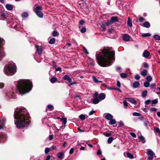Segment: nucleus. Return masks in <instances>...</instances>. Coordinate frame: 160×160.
<instances>
[{"label":"nucleus","mask_w":160,"mask_h":160,"mask_svg":"<svg viewBox=\"0 0 160 160\" xmlns=\"http://www.w3.org/2000/svg\"><path fill=\"white\" fill-rule=\"evenodd\" d=\"M112 49V48L104 49L96 54L97 62L100 66L106 67L111 65L115 55V52Z\"/></svg>","instance_id":"1"},{"label":"nucleus","mask_w":160,"mask_h":160,"mask_svg":"<svg viewBox=\"0 0 160 160\" xmlns=\"http://www.w3.org/2000/svg\"><path fill=\"white\" fill-rule=\"evenodd\" d=\"M14 117L16 120L15 124L17 128L27 127L29 124V115L27 110L24 108L15 110Z\"/></svg>","instance_id":"2"},{"label":"nucleus","mask_w":160,"mask_h":160,"mask_svg":"<svg viewBox=\"0 0 160 160\" xmlns=\"http://www.w3.org/2000/svg\"><path fill=\"white\" fill-rule=\"evenodd\" d=\"M16 86L19 93L24 94L31 90L32 83L28 79H20L18 81Z\"/></svg>","instance_id":"3"},{"label":"nucleus","mask_w":160,"mask_h":160,"mask_svg":"<svg viewBox=\"0 0 160 160\" xmlns=\"http://www.w3.org/2000/svg\"><path fill=\"white\" fill-rule=\"evenodd\" d=\"M4 72L7 75H12L16 72V67L15 63L9 64L4 68Z\"/></svg>","instance_id":"4"},{"label":"nucleus","mask_w":160,"mask_h":160,"mask_svg":"<svg viewBox=\"0 0 160 160\" xmlns=\"http://www.w3.org/2000/svg\"><path fill=\"white\" fill-rule=\"evenodd\" d=\"M93 99L92 102L94 104H97L101 100L104 99L106 97L104 93H102L99 95L97 92H95L92 95Z\"/></svg>","instance_id":"5"},{"label":"nucleus","mask_w":160,"mask_h":160,"mask_svg":"<svg viewBox=\"0 0 160 160\" xmlns=\"http://www.w3.org/2000/svg\"><path fill=\"white\" fill-rule=\"evenodd\" d=\"M118 18L117 16H113L111 18L110 20H108L106 22V25L108 26L115 22H118Z\"/></svg>","instance_id":"6"},{"label":"nucleus","mask_w":160,"mask_h":160,"mask_svg":"<svg viewBox=\"0 0 160 160\" xmlns=\"http://www.w3.org/2000/svg\"><path fill=\"white\" fill-rule=\"evenodd\" d=\"M42 9V7L40 6H38L34 10V12L36 15L39 18H42L43 17V14L41 11Z\"/></svg>","instance_id":"7"},{"label":"nucleus","mask_w":160,"mask_h":160,"mask_svg":"<svg viewBox=\"0 0 160 160\" xmlns=\"http://www.w3.org/2000/svg\"><path fill=\"white\" fill-rule=\"evenodd\" d=\"M147 154L149 156L148 158V160H152L154 157H156L155 156V154L153 152V151L150 149H148Z\"/></svg>","instance_id":"8"},{"label":"nucleus","mask_w":160,"mask_h":160,"mask_svg":"<svg viewBox=\"0 0 160 160\" xmlns=\"http://www.w3.org/2000/svg\"><path fill=\"white\" fill-rule=\"evenodd\" d=\"M35 47L36 48L37 53L39 55H41L43 51V48L41 46H38V45H36Z\"/></svg>","instance_id":"9"},{"label":"nucleus","mask_w":160,"mask_h":160,"mask_svg":"<svg viewBox=\"0 0 160 160\" xmlns=\"http://www.w3.org/2000/svg\"><path fill=\"white\" fill-rule=\"evenodd\" d=\"M130 36L128 34H124L122 35V38L124 41L128 42L130 40Z\"/></svg>","instance_id":"10"},{"label":"nucleus","mask_w":160,"mask_h":160,"mask_svg":"<svg viewBox=\"0 0 160 160\" xmlns=\"http://www.w3.org/2000/svg\"><path fill=\"white\" fill-rule=\"evenodd\" d=\"M7 96L10 98H15V93L13 91L8 92L7 93Z\"/></svg>","instance_id":"11"},{"label":"nucleus","mask_w":160,"mask_h":160,"mask_svg":"<svg viewBox=\"0 0 160 160\" xmlns=\"http://www.w3.org/2000/svg\"><path fill=\"white\" fill-rule=\"evenodd\" d=\"M58 158L60 160H62L63 158L64 153L62 152H58L57 154Z\"/></svg>","instance_id":"12"},{"label":"nucleus","mask_w":160,"mask_h":160,"mask_svg":"<svg viewBox=\"0 0 160 160\" xmlns=\"http://www.w3.org/2000/svg\"><path fill=\"white\" fill-rule=\"evenodd\" d=\"M126 99L130 102L134 104H136L137 103V101L134 99L132 98H127Z\"/></svg>","instance_id":"13"},{"label":"nucleus","mask_w":160,"mask_h":160,"mask_svg":"<svg viewBox=\"0 0 160 160\" xmlns=\"http://www.w3.org/2000/svg\"><path fill=\"white\" fill-rule=\"evenodd\" d=\"M150 54V53L148 51L146 50L143 53V56L146 58H148Z\"/></svg>","instance_id":"14"},{"label":"nucleus","mask_w":160,"mask_h":160,"mask_svg":"<svg viewBox=\"0 0 160 160\" xmlns=\"http://www.w3.org/2000/svg\"><path fill=\"white\" fill-rule=\"evenodd\" d=\"M63 78L64 80L68 81L69 83L71 82H72V79L68 75H66L64 76Z\"/></svg>","instance_id":"15"},{"label":"nucleus","mask_w":160,"mask_h":160,"mask_svg":"<svg viewBox=\"0 0 160 160\" xmlns=\"http://www.w3.org/2000/svg\"><path fill=\"white\" fill-rule=\"evenodd\" d=\"M127 26L130 27H131L132 26V20L129 17L128 18Z\"/></svg>","instance_id":"16"},{"label":"nucleus","mask_w":160,"mask_h":160,"mask_svg":"<svg viewBox=\"0 0 160 160\" xmlns=\"http://www.w3.org/2000/svg\"><path fill=\"white\" fill-rule=\"evenodd\" d=\"M113 116L110 113H108L105 116V118L108 120H110L113 118Z\"/></svg>","instance_id":"17"},{"label":"nucleus","mask_w":160,"mask_h":160,"mask_svg":"<svg viewBox=\"0 0 160 160\" xmlns=\"http://www.w3.org/2000/svg\"><path fill=\"white\" fill-rule=\"evenodd\" d=\"M5 55V54L4 50L2 49L0 50V61L2 60Z\"/></svg>","instance_id":"18"},{"label":"nucleus","mask_w":160,"mask_h":160,"mask_svg":"<svg viewBox=\"0 0 160 160\" xmlns=\"http://www.w3.org/2000/svg\"><path fill=\"white\" fill-rule=\"evenodd\" d=\"M142 26L146 28H149L150 27V24L148 21L145 22L143 24Z\"/></svg>","instance_id":"19"},{"label":"nucleus","mask_w":160,"mask_h":160,"mask_svg":"<svg viewBox=\"0 0 160 160\" xmlns=\"http://www.w3.org/2000/svg\"><path fill=\"white\" fill-rule=\"evenodd\" d=\"M140 85V83L138 82L135 81L133 84V87L134 88H137L139 87Z\"/></svg>","instance_id":"20"},{"label":"nucleus","mask_w":160,"mask_h":160,"mask_svg":"<svg viewBox=\"0 0 160 160\" xmlns=\"http://www.w3.org/2000/svg\"><path fill=\"white\" fill-rule=\"evenodd\" d=\"M101 28L103 31L104 30L106 29V22L105 23L102 22L100 24Z\"/></svg>","instance_id":"21"},{"label":"nucleus","mask_w":160,"mask_h":160,"mask_svg":"<svg viewBox=\"0 0 160 160\" xmlns=\"http://www.w3.org/2000/svg\"><path fill=\"white\" fill-rule=\"evenodd\" d=\"M148 73L146 69H144L141 72V75L143 77L146 76Z\"/></svg>","instance_id":"22"},{"label":"nucleus","mask_w":160,"mask_h":160,"mask_svg":"<svg viewBox=\"0 0 160 160\" xmlns=\"http://www.w3.org/2000/svg\"><path fill=\"white\" fill-rule=\"evenodd\" d=\"M109 120L110 121L109 122V124L110 125H113L116 123V121L114 119L112 118V119Z\"/></svg>","instance_id":"23"},{"label":"nucleus","mask_w":160,"mask_h":160,"mask_svg":"<svg viewBox=\"0 0 160 160\" xmlns=\"http://www.w3.org/2000/svg\"><path fill=\"white\" fill-rule=\"evenodd\" d=\"M6 8L8 10H11L13 9L12 6L10 4H8L6 6Z\"/></svg>","instance_id":"24"},{"label":"nucleus","mask_w":160,"mask_h":160,"mask_svg":"<svg viewBox=\"0 0 160 160\" xmlns=\"http://www.w3.org/2000/svg\"><path fill=\"white\" fill-rule=\"evenodd\" d=\"M138 138L143 143H145L146 141L144 138L143 136H141L139 137Z\"/></svg>","instance_id":"25"},{"label":"nucleus","mask_w":160,"mask_h":160,"mask_svg":"<svg viewBox=\"0 0 160 160\" xmlns=\"http://www.w3.org/2000/svg\"><path fill=\"white\" fill-rule=\"evenodd\" d=\"M5 136L3 134L0 135V141L1 142H4L5 140Z\"/></svg>","instance_id":"26"},{"label":"nucleus","mask_w":160,"mask_h":160,"mask_svg":"<svg viewBox=\"0 0 160 160\" xmlns=\"http://www.w3.org/2000/svg\"><path fill=\"white\" fill-rule=\"evenodd\" d=\"M92 79L94 82H102V81H98L96 78V77L95 76H93L92 77Z\"/></svg>","instance_id":"27"},{"label":"nucleus","mask_w":160,"mask_h":160,"mask_svg":"<svg viewBox=\"0 0 160 160\" xmlns=\"http://www.w3.org/2000/svg\"><path fill=\"white\" fill-rule=\"evenodd\" d=\"M52 34L53 36L56 37L58 36L59 33L58 32L54 30L52 32Z\"/></svg>","instance_id":"28"},{"label":"nucleus","mask_w":160,"mask_h":160,"mask_svg":"<svg viewBox=\"0 0 160 160\" xmlns=\"http://www.w3.org/2000/svg\"><path fill=\"white\" fill-rule=\"evenodd\" d=\"M22 16L23 18H27L28 16V12H24L22 14Z\"/></svg>","instance_id":"29"},{"label":"nucleus","mask_w":160,"mask_h":160,"mask_svg":"<svg viewBox=\"0 0 160 160\" xmlns=\"http://www.w3.org/2000/svg\"><path fill=\"white\" fill-rule=\"evenodd\" d=\"M6 122V120L5 118H2L1 120H0V123L2 125V126L3 127L4 125L5 124Z\"/></svg>","instance_id":"30"},{"label":"nucleus","mask_w":160,"mask_h":160,"mask_svg":"<svg viewBox=\"0 0 160 160\" xmlns=\"http://www.w3.org/2000/svg\"><path fill=\"white\" fill-rule=\"evenodd\" d=\"M147 93H148V91L147 90H144L142 92V97L143 98L145 97L147 94Z\"/></svg>","instance_id":"31"},{"label":"nucleus","mask_w":160,"mask_h":160,"mask_svg":"<svg viewBox=\"0 0 160 160\" xmlns=\"http://www.w3.org/2000/svg\"><path fill=\"white\" fill-rule=\"evenodd\" d=\"M153 38L156 40H160V36L158 34H155L153 36Z\"/></svg>","instance_id":"32"},{"label":"nucleus","mask_w":160,"mask_h":160,"mask_svg":"<svg viewBox=\"0 0 160 160\" xmlns=\"http://www.w3.org/2000/svg\"><path fill=\"white\" fill-rule=\"evenodd\" d=\"M58 80L57 78H56L53 77H52L50 79V82L52 83H54Z\"/></svg>","instance_id":"33"},{"label":"nucleus","mask_w":160,"mask_h":160,"mask_svg":"<svg viewBox=\"0 0 160 160\" xmlns=\"http://www.w3.org/2000/svg\"><path fill=\"white\" fill-rule=\"evenodd\" d=\"M151 34L149 33H147L142 34V36L143 37H149L151 36Z\"/></svg>","instance_id":"34"},{"label":"nucleus","mask_w":160,"mask_h":160,"mask_svg":"<svg viewBox=\"0 0 160 160\" xmlns=\"http://www.w3.org/2000/svg\"><path fill=\"white\" fill-rule=\"evenodd\" d=\"M127 74L125 73H122L120 74V76L122 78H125L127 77Z\"/></svg>","instance_id":"35"},{"label":"nucleus","mask_w":160,"mask_h":160,"mask_svg":"<svg viewBox=\"0 0 160 160\" xmlns=\"http://www.w3.org/2000/svg\"><path fill=\"white\" fill-rule=\"evenodd\" d=\"M114 140V138L112 137H109L108 138V143H111Z\"/></svg>","instance_id":"36"},{"label":"nucleus","mask_w":160,"mask_h":160,"mask_svg":"<svg viewBox=\"0 0 160 160\" xmlns=\"http://www.w3.org/2000/svg\"><path fill=\"white\" fill-rule=\"evenodd\" d=\"M55 42V39L54 38H52L51 39L49 42V43L50 44H53Z\"/></svg>","instance_id":"37"},{"label":"nucleus","mask_w":160,"mask_h":160,"mask_svg":"<svg viewBox=\"0 0 160 160\" xmlns=\"http://www.w3.org/2000/svg\"><path fill=\"white\" fill-rule=\"evenodd\" d=\"M103 135L106 137H109L112 136V134L110 133L104 132L103 134Z\"/></svg>","instance_id":"38"},{"label":"nucleus","mask_w":160,"mask_h":160,"mask_svg":"<svg viewBox=\"0 0 160 160\" xmlns=\"http://www.w3.org/2000/svg\"><path fill=\"white\" fill-rule=\"evenodd\" d=\"M150 85L149 82L148 81L145 82L144 83V86L146 88L148 87Z\"/></svg>","instance_id":"39"},{"label":"nucleus","mask_w":160,"mask_h":160,"mask_svg":"<svg viewBox=\"0 0 160 160\" xmlns=\"http://www.w3.org/2000/svg\"><path fill=\"white\" fill-rule=\"evenodd\" d=\"M127 157L130 158L132 159L133 158V156L132 154L130 153H127Z\"/></svg>","instance_id":"40"},{"label":"nucleus","mask_w":160,"mask_h":160,"mask_svg":"<svg viewBox=\"0 0 160 160\" xmlns=\"http://www.w3.org/2000/svg\"><path fill=\"white\" fill-rule=\"evenodd\" d=\"M154 131L158 133L159 134L160 133V130L158 128H154Z\"/></svg>","instance_id":"41"},{"label":"nucleus","mask_w":160,"mask_h":160,"mask_svg":"<svg viewBox=\"0 0 160 160\" xmlns=\"http://www.w3.org/2000/svg\"><path fill=\"white\" fill-rule=\"evenodd\" d=\"M146 79L148 82H150L152 81V77L150 76H147Z\"/></svg>","instance_id":"42"},{"label":"nucleus","mask_w":160,"mask_h":160,"mask_svg":"<svg viewBox=\"0 0 160 160\" xmlns=\"http://www.w3.org/2000/svg\"><path fill=\"white\" fill-rule=\"evenodd\" d=\"M4 41V39L0 38V48L2 49V45H3L2 43Z\"/></svg>","instance_id":"43"},{"label":"nucleus","mask_w":160,"mask_h":160,"mask_svg":"<svg viewBox=\"0 0 160 160\" xmlns=\"http://www.w3.org/2000/svg\"><path fill=\"white\" fill-rule=\"evenodd\" d=\"M47 108L50 111L52 110L54 108L52 106V105H48L47 106Z\"/></svg>","instance_id":"44"},{"label":"nucleus","mask_w":160,"mask_h":160,"mask_svg":"<svg viewBox=\"0 0 160 160\" xmlns=\"http://www.w3.org/2000/svg\"><path fill=\"white\" fill-rule=\"evenodd\" d=\"M123 103L124 108H127L128 106V103L125 100L123 101Z\"/></svg>","instance_id":"45"},{"label":"nucleus","mask_w":160,"mask_h":160,"mask_svg":"<svg viewBox=\"0 0 160 160\" xmlns=\"http://www.w3.org/2000/svg\"><path fill=\"white\" fill-rule=\"evenodd\" d=\"M61 121L64 124H65L67 123V118H63L62 119Z\"/></svg>","instance_id":"46"},{"label":"nucleus","mask_w":160,"mask_h":160,"mask_svg":"<svg viewBox=\"0 0 160 160\" xmlns=\"http://www.w3.org/2000/svg\"><path fill=\"white\" fill-rule=\"evenodd\" d=\"M150 111L151 112H156L157 111V109L155 108H152L150 109Z\"/></svg>","instance_id":"47"},{"label":"nucleus","mask_w":160,"mask_h":160,"mask_svg":"<svg viewBox=\"0 0 160 160\" xmlns=\"http://www.w3.org/2000/svg\"><path fill=\"white\" fill-rule=\"evenodd\" d=\"M79 118L82 120H83L85 119V116L83 115H81L79 116Z\"/></svg>","instance_id":"48"},{"label":"nucleus","mask_w":160,"mask_h":160,"mask_svg":"<svg viewBox=\"0 0 160 160\" xmlns=\"http://www.w3.org/2000/svg\"><path fill=\"white\" fill-rule=\"evenodd\" d=\"M132 115L134 116H140V114L138 112H134L133 113Z\"/></svg>","instance_id":"49"},{"label":"nucleus","mask_w":160,"mask_h":160,"mask_svg":"<svg viewBox=\"0 0 160 160\" xmlns=\"http://www.w3.org/2000/svg\"><path fill=\"white\" fill-rule=\"evenodd\" d=\"M139 20L140 22H141L145 21V19L142 17H139Z\"/></svg>","instance_id":"50"},{"label":"nucleus","mask_w":160,"mask_h":160,"mask_svg":"<svg viewBox=\"0 0 160 160\" xmlns=\"http://www.w3.org/2000/svg\"><path fill=\"white\" fill-rule=\"evenodd\" d=\"M158 102L157 99H155L152 101V102L153 104H156Z\"/></svg>","instance_id":"51"},{"label":"nucleus","mask_w":160,"mask_h":160,"mask_svg":"<svg viewBox=\"0 0 160 160\" xmlns=\"http://www.w3.org/2000/svg\"><path fill=\"white\" fill-rule=\"evenodd\" d=\"M50 151V148H46L45 150V154H47Z\"/></svg>","instance_id":"52"},{"label":"nucleus","mask_w":160,"mask_h":160,"mask_svg":"<svg viewBox=\"0 0 160 160\" xmlns=\"http://www.w3.org/2000/svg\"><path fill=\"white\" fill-rule=\"evenodd\" d=\"M86 31V29L85 28H82L80 30V31L82 33H84Z\"/></svg>","instance_id":"53"},{"label":"nucleus","mask_w":160,"mask_h":160,"mask_svg":"<svg viewBox=\"0 0 160 160\" xmlns=\"http://www.w3.org/2000/svg\"><path fill=\"white\" fill-rule=\"evenodd\" d=\"M130 135L133 138H136L137 136L135 134L134 132H131L130 133Z\"/></svg>","instance_id":"54"},{"label":"nucleus","mask_w":160,"mask_h":160,"mask_svg":"<svg viewBox=\"0 0 160 160\" xmlns=\"http://www.w3.org/2000/svg\"><path fill=\"white\" fill-rule=\"evenodd\" d=\"M137 80H139L140 78V76L138 75H136L134 77Z\"/></svg>","instance_id":"55"},{"label":"nucleus","mask_w":160,"mask_h":160,"mask_svg":"<svg viewBox=\"0 0 160 160\" xmlns=\"http://www.w3.org/2000/svg\"><path fill=\"white\" fill-rule=\"evenodd\" d=\"M83 51L84 52L87 54H89V53L87 49L84 47H83Z\"/></svg>","instance_id":"56"},{"label":"nucleus","mask_w":160,"mask_h":160,"mask_svg":"<svg viewBox=\"0 0 160 160\" xmlns=\"http://www.w3.org/2000/svg\"><path fill=\"white\" fill-rule=\"evenodd\" d=\"M151 101L149 100H148L146 101L145 102V103L146 105H148L151 102Z\"/></svg>","instance_id":"57"},{"label":"nucleus","mask_w":160,"mask_h":160,"mask_svg":"<svg viewBox=\"0 0 160 160\" xmlns=\"http://www.w3.org/2000/svg\"><path fill=\"white\" fill-rule=\"evenodd\" d=\"M149 124V122L148 121H144V125L146 126H147Z\"/></svg>","instance_id":"58"},{"label":"nucleus","mask_w":160,"mask_h":160,"mask_svg":"<svg viewBox=\"0 0 160 160\" xmlns=\"http://www.w3.org/2000/svg\"><path fill=\"white\" fill-rule=\"evenodd\" d=\"M84 23H85V22L83 20H81L79 22V25H83L84 24Z\"/></svg>","instance_id":"59"},{"label":"nucleus","mask_w":160,"mask_h":160,"mask_svg":"<svg viewBox=\"0 0 160 160\" xmlns=\"http://www.w3.org/2000/svg\"><path fill=\"white\" fill-rule=\"evenodd\" d=\"M74 150V148H72L69 151V153L70 154H71L73 153Z\"/></svg>","instance_id":"60"},{"label":"nucleus","mask_w":160,"mask_h":160,"mask_svg":"<svg viewBox=\"0 0 160 160\" xmlns=\"http://www.w3.org/2000/svg\"><path fill=\"white\" fill-rule=\"evenodd\" d=\"M143 66L144 68H148V63L145 62L144 63Z\"/></svg>","instance_id":"61"},{"label":"nucleus","mask_w":160,"mask_h":160,"mask_svg":"<svg viewBox=\"0 0 160 160\" xmlns=\"http://www.w3.org/2000/svg\"><path fill=\"white\" fill-rule=\"evenodd\" d=\"M95 112V111H94L92 110L89 112L88 115L89 116L91 115H92Z\"/></svg>","instance_id":"62"},{"label":"nucleus","mask_w":160,"mask_h":160,"mask_svg":"<svg viewBox=\"0 0 160 160\" xmlns=\"http://www.w3.org/2000/svg\"><path fill=\"white\" fill-rule=\"evenodd\" d=\"M53 135H50L48 137V138L49 140H51L53 138Z\"/></svg>","instance_id":"63"},{"label":"nucleus","mask_w":160,"mask_h":160,"mask_svg":"<svg viewBox=\"0 0 160 160\" xmlns=\"http://www.w3.org/2000/svg\"><path fill=\"white\" fill-rule=\"evenodd\" d=\"M117 86L118 88H120L121 87V83L119 81H118L117 83Z\"/></svg>","instance_id":"64"}]
</instances>
